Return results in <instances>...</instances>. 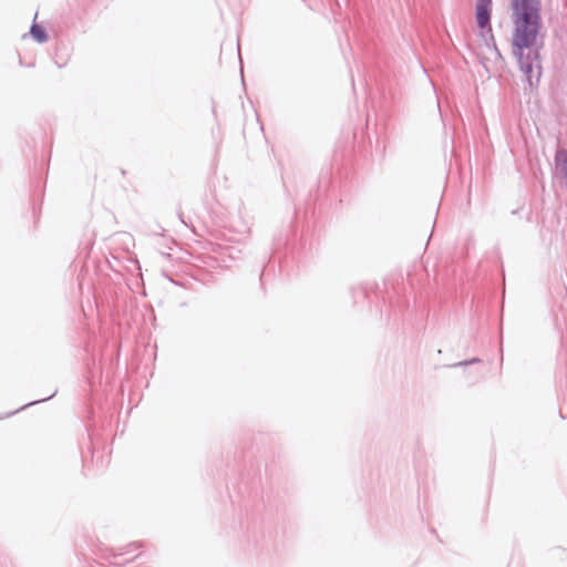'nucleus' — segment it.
<instances>
[{"mask_svg":"<svg viewBox=\"0 0 567 567\" xmlns=\"http://www.w3.org/2000/svg\"><path fill=\"white\" fill-rule=\"evenodd\" d=\"M509 10L513 23L512 55L522 75L524 94L532 95L538 92L544 73L542 0H509Z\"/></svg>","mask_w":567,"mask_h":567,"instance_id":"obj_1","label":"nucleus"},{"mask_svg":"<svg viewBox=\"0 0 567 567\" xmlns=\"http://www.w3.org/2000/svg\"><path fill=\"white\" fill-rule=\"evenodd\" d=\"M493 0H475V23L483 44L502 58L492 28Z\"/></svg>","mask_w":567,"mask_h":567,"instance_id":"obj_2","label":"nucleus"},{"mask_svg":"<svg viewBox=\"0 0 567 567\" xmlns=\"http://www.w3.org/2000/svg\"><path fill=\"white\" fill-rule=\"evenodd\" d=\"M299 215L300 208L295 207L293 215L285 226V229L274 235V254H280L281 250H286V254L295 255L303 246L297 228Z\"/></svg>","mask_w":567,"mask_h":567,"instance_id":"obj_3","label":"nucleus"},{"mask_svg":"<svg viewBox=\"0 0 567 567\" xmlns=\"http://www.w3.org/2000/svg\"><path fill=\"white\" fill-rule=\"evenodd\" d=\"M142 547L141 542H133L127 544L126 546L113 548L107 547L105 545H97L96 549L94 550L95 556L97 559H101L109 565L112 566H124L125 564L132 561L135 558H140L142 554H136L132 557H126L127 555L132 554L134 550Z\"/></svg>","mask_w":567,"mask_h":567,"instance_id":"obj_4","label":"nucleus"},{"mask_svg":"<svg viewBox=\"0 0 567 567\" xmlns=\"http://www.w3.org/2000/svg\"><path fill=\"white\" fill-rule=\"evenodd\" d=\"M249 224L238 217L237 219L231 220L229 225L224 226L221 236L226 241L239 243L244 236L249 234Z\"/></svg>","mask_w":567,"mask_h":567,"instance_id":"obj_5","label":"nucleus"},{"mask_svg":"<svg viewBox=\"0 0 567 567\" xmlns=\"http://www.w3.org/2000/svg\"><path fill=\"white\" fill-rule=\"evenodd\" d=\"M34 19H37V16ZM30 35L39 44L45 43L49 40V34L45 28L42 24L37 23L35 20H33L30 27Z\"/></svg>","mask_w":567,"mask_h":567,"instance_id":"obj_6","label":"nucleus"},{"mask_svg":"<svg viewBox=\"0 0 567 567\" xmlns=\"http://www.w3.org/2000/svg\"><path fill=\"white\" fill-rule=\"evenodd\" d=\"M554 162L556 169L567 179V148L557 150Z\"/></svg>","mask_w":567,"mask_h":567,"instance_id":"obj_7","label":"nucleus"},{"mask_svg":"<svg viewBox=\"0 0 567 567\" xmlns=\"http://www.w3.org/2000/svg\"><path fill=\"white\" fill-rule=\"evenodd\" d=\"M56 393H58V390L55 389V390L53 391V393H51L49 396H45V398H43V399H39V400H35V401H32V402L25 403V404H23L22 406H20L19 409H17V410H14V411H12V412L7 413V414H6V416H7V417L12 416V415L17 414L18 412H20V411H22V410H25V409H27V408H29V406L37 405V404H39V403L45 402V401H48V400L52 399L53 396H55V394H56Z\"/></svg>","mask_w":567,"mask_h":567,"instance_id":"obj_8","label":"nucleus"},{"mask_svg":"<svg viewBox=\"0 0 567 567\" xmlns=\"http://www.w3.org/2000/svg\"><path fill=\"white\" fill-rule=\"evenodd\" d=\"M241 252L240 249H238L236 246H220V255L227 256L230 259L235 260L239 258V254Z\"/></svg>","mask_w":567,"mask_h":567,"instance_id":"obj_9","label":"nucleus"},{"mask_svg":"<svg viewBox=\"0 0 567 567\" xmlns=\"http://www.w3.org/2000/svg\"><path fill=\"white\" fill-rule=\"evenodd\" d=\"M86 432H87V435H89V440H90V446H89V452L92 454V456L94 457L95 453H96V449L99 447L100 445V441L97 439V435L96 433L89 429V426H86Z\"/></svg>","mask_w":567,"mask_h":567,"instance_id":"obj_10","label":"nucleus"},{"mask_svg":"<svg viewBox=\"0 0 567 567\" xmlns=\"http://www.w3.org/2000/svg\"><path fill=\"white\" fill-rule=\"evenodd\" d=\"M481 362H482V360L480 358L474 357V358L468 359V360H463V361L455 362V363L450 364L447 367L449 368H461V367L473 365V364L481 363Z\"/></svg>","mask_w":567,"mask_h":567,"instance_id":"obj_11","label":"nucleus"},{"mask_svg":"<svg viewBox=\"0 0 567 567\" xmlns=\"http://www.w3.org/2000/svg\"><path fill=\"white\" fill-rule=\"evenodd\" d=\"M80 567H100V564L96 559H93L92 561H87L85 565H81Z\"/></svg>","mask_w":567,"mask_h":567,"instance_id":"obj_12","label":"nucleus"},{"mask_svg":"<svg viewBox=\"0 0 567 567\" xmlns=\"http://www.w3.org/2000/svg\"><path fill=\"white\" fill-rule=\"evenodd\" d=\"M265 268L266 266L262 267L261 271H260V281L262 282V277H264V272H265Z\"/></svg>","mask_w":567,"mask_h":567,"instance_id":"obj_13","label":"nucleus"},{"mask_svg":"<svg viewBox=\"0 0 567 567\" xmlns=\"http://www.w3.org/2000/svg\"><path fill=\"white\" fill-rule=\"evenodd\" d=\"M32 210H33V214L35 215V210H37V208H35V205H34V204H33V206H32Z\"/></svg>","mask_w":567,"mask_h":567,"instance_id":"obj_14","label":"nucleus"}]
</instances>
